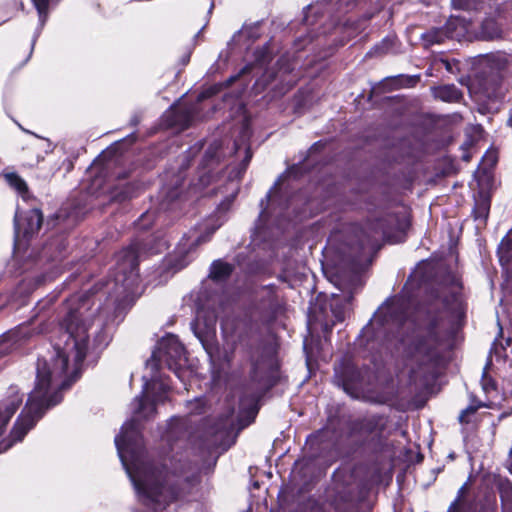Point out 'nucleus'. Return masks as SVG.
Segmentation results:
<instances>
[{
  "instance_id": "nucleus-1",
  "label": "nucleus",
  "mask_w": 512,
  "mask_h": 512,
  "mask_svg": "<svg viewBox=\"0 0 512 512\" xmlns=\"http://www.w3.org/2000/svg\"><path fill=\"white\" fill-rule=\"evenodd\" d=\"M91 308V301L88 297L70 300L69 310L61 322V327L65 329L63 333L64 346L61 348L57 344V354L52 366L44 360H38L35 387L29 394L27 403L10 433L9 440L0 443V453L21 441L44 412L61 401L60 390L69 386L67 378L75 380L78 377L88 349V330L92 324V316L99 307L97 306L94 311H91ZM22 400L18 390L11 387L4 402V411L0 413V435L22 404Z\"/></svg>"
},
{
  "instance_id": "nucleus-4",
  "label": "nucleus",
  "mask_w": 512,
  "mask_h": 512,
  "mask_svg": "<svg viewBox=\"0 0 512 512\" xmlns=\"http://www.w3.org/2000/svg\"><path fill=\"white\" fill-rule=\"evenodd\" d=\"M485 62L497 75L488 78L484 94L489 99L502 98L508 89L506 80L512 75V53H491L485 56Z\"/></svg>"
},
{
  "instance_id": "nucleus-26",
  "label": "nucleus",
  "mask_w": 512,
  "mask_h": 512,
  "mask_svg": "<svg viewBox=\"0 0 512 512\" xmlns=\"http://www.w3.org/2000/svg\"><path fill=\"white\" fill-rule=\"evenodd\" d=\"M454 298H455V301L458 302L459 298H458V296L456 294L454 295Z\"/></svg>"
},
{
  "instance_id": "nucleus-10",
  "label": "nucleus",
  "mask_w": 512,
  "mask_h": 512,
  "mask_svg": "<svg viewBox=\"0 0 512 512\" xmlns=\"http://www.w3.org/2000/svg\"><path fill=\"white\" fill-rule=\"evenodd\" d=\"M435 98L445 102H458L462 98V93L455 85H443L433 89Z\"/></svg>"
},
{
  "instance_id": "nucleus-8",
  "label": "nucleus",
  "mask_w": 512,
  "mask_h": 512,
  "mask_svg": "<svg viewBox=\"0 0 512 512\" xmlns=\"http://www.w3.org/2000/svg\"><path fill=\"white\" fill-rule=\"evenodd\" d=\"M382 234V230L379 223L372 225L369 224L364 228L356 231L358 238V247L361 251L373 250L378 242L379 237Z\"/></svg>"
},
{
  "instance_id": "nucleus-7",
  "label": "nucleus",
  "mask_w": 512,
  "mask_h": 512,
  "mask_svg": "<svg viewBox=\"0 0 512 512\" xmlns=\"http://www.w3.org/2000/svg\"><path fill=\"white\" fill-rule=\"evenodd\" d=\"M216 317L211 314L207 319L203 316V312L199 311L195 320L192 322V330L199 339L206 352L213 356L212 340L215 336Z\"/></svg>"
},
{
  "instance_id": "nucleus-2",
  "label": "nucleus",
  "mask_w": 512,
  "mask_h": 512,
  "mask_svg": "<svg viewBox=\"0 0 512 512\" xmlns=\"http://www.w3.org/2000/svg\"><path fill=\"white\" fill-rule=\"evenodd\" d=\"M145 379L142 395L134 399L133 419L124 423L115 445L139 500L154 511L165 507L177 499L179 494L174 489V482L168 472L157 470L143 461L142 438L138 421L148 419L155 413V405L165 400L169 386L154 378Z\"/></svg>"
},
{
  "instance_id": "nucleus-21",
  "label": "nucleus",
  "mask_w": 512,
  "mask_h": 512,
  "mask_svg": "<svg viewBox=\"0 0 512 512\" xmlns=\"http://www.w3.org/2000/svg\"><path fill=\"white\" fill-rule=\"evenodd\" d=\"M164 248H166V244L165 243H159L157 249L155 251H153L152 253L161 252Z\"/></svg>"
},
{
  "instance_id": "nucleus-22",
  "label": "nucleus",
  "mask_w": 512,
  "mask_h": 512,
  "mask_svg": "<svg viewBox=\"0 0 512 512\" xmlns=\"http://www.w3.org/2000/svg\"><path fill=\"white\" fill-rule=\"evenodd\" d=\"M172 476H173V477H175V478H177V479L175 480V482H177V483H178V482H179V480H180V478L183 476V473L181 472L179 475H176V472H173Z\"/></svg>"
},
{
  "instance_id": "nucleus-19",
  "label": "nucleus",
  "mask_w": 512,
  "mask_h": 512,
  "mask_svg": "<svg viewBox=\"0 0 512 512\" xmlns=\"http://www.w3.org/2000/svg\"><path fill=\"white\" fill-rule=\"evenodd\" d=\"M395 38L394 37H387L383 40L382 46H383V52H388L391 50L393 44H394Z\"/></svg>"
},
{
  "instance_id": "nucleus-25",
  "label": "nucleus",
  "mask_w": 512,
  "mask_h": 512,
  "mask_svg": "<svg viewBox=\"0 0 512 512\" xmlns=\"http://www.w3.org/2000/svg\"><path fill=\"white\" fill-rule=\"evenodd\" d=\"M270 198H271V191L266 196L267 201H269Z\"/></svg>"
},
{
  "instance_id": "nucleus-17",
  "label": "nucleus",
  "mask_w": 512,
  "mask_h": 512,
  "mask_svg": "<svg viewBox=\"0 0 512 512\" xmlns=\"http://www.w3.org/2000/svg\"><path fill=\"white\" fill-rule=\"evenodd\" d=\"M349 311V299L345 302V304L338 308L336 304H332V312L337 321L341 322L345 319L346 313Z\"/></svg>"
},
{
  "instance_id": "nucleus-5",
  "label": "nucleus",
  "mask_w": 512,
  "mask_h": 512,
  "mask_svg": "<svg viewBox=\"0 0 512 512\" xmlns=\"http://www.w3.org/2000/svg\"><path fill=\"white\" fill-rule=\"evenodd\" d=\"M440 338L430 332L427 336L418 338L412 346L411 361L418 365V370H412V378L417 379L421 373L425 375L435 368L440 358Z\"/></svg>"
},
{
  "instance_id": "nucleus-11",
  "label": "nucleus",
  "mask_w": 512,
  "mask_h": 512,
  "mask_svg": "<svg viewBox=\"0 0 512 512\" xmlns=\"http://www.w3.org/2000/svg\"><path fill=\"white\" fill-rule=\"evenodd\" d=\"M27 226L23 230L24 236L32 235L37 232L42 224V213L38 209H32L25 215Z\"/></svg>"
},
{
  "instance_id": "nucleus-23",
  "label": "nucleus",
  "mask_w": 512,
  "mask_h": 512,
  "mask_svg": "<svg viewBox=\"0 0 512 512\" xmlns=\"http://www.w3.org/2000/svg\"><path fill=\"white\" fill-rule=\"evenodd\" d=\"M205 241H207V238L199 237V238L197 239V241H196V244L198 245V244H200V243H202V242H205Z\"/></svg>"
},
{
  "instance_id": "nucleus-16",
  "label": "nucleus",
  "mask_w": 512,
  "mask_h": 512,
  "mask_svg": "<svg viewBox=\"0 0 512 512\" xmlns=\"http://www.w3.org/2000/svg\"><path fill=\"white\" fill-rule=\"evenodd\" d=\"M38 11L40 22L43 25L47 17V9L50 0H32Z\"/></svg>"
},
{
  "instance_id": "nucleus-12",
  "label": "nucleus",
  "mask_w": 512,
  "mask_h": 512,
  "mask_svg": "<svg viewBox=\"0 0 512 512\" xmlns=\"http://www.w3.org/2000/svg\"><path fill=\"white\" fill-rule=\"evenodd\" d=\"M480 33L483 39L492 40L500 36L501 30L495 20L487 19L482 23Z\"/></svg>"
},
{
  "instance_id": "nucleus-13",
  "label": "nucleus",
  "mask_w": 512,
  "mask_h": 512,
  "mask_svg": "<svg viewBox=\"0 0 512 512\" xmlns=\"http://www.w3.org/2000/svg\"><path fill=\"white\" fill-rule=\"evenodd\" d=\"M232 269V265L226 262L215 261L211 266L210 276L215 280H222L231 274Z\"/></svg>"
},
{
  "instance_id": "nucleus-18",
  "label": "nucleus",
  "mask_w": 512,
  "mask_h": 512,
  "mask_svg": "<svg viewBox=\"0 0 512 512\" xmlns=\"http://www.w3.org/2000/svg\"><path fill=\"white\" fill-rule=\"evenodd\" d=\"M482 404H479L477 406L469 405L466 409L462 410V412L459 415V421L461 423H468L469 422V416L474 414L479 407H481Z\"/></svg>"
},
{
  "instance_id": "nucleus-20",
  "label": "nucleus",
  "mask_w": 512,
  "mask_h": 512,
  "mask_svg": "<svg viewBox=\"0 0 512 512\" xmlns=\"http://www.w3.org/2000/svg\"><path fill=\"white\" fill-rule=\"evenodd\" d=\"M14 222H15V234H16V237L18 238L19 234H20V230H21L18 214L15 215Z\"/></svg>"
},
{
  "instance_id": "nucleus-24",
  "label": "nucleus",
  "mask_w": 512,
  "mask_h": 512,
  "mask_svg": "<svg viewBox=\"0 0 512 512\" xmlns=\"http://www.w3.org/2000/svg\"><path fill=\"white\" fill-rule=\"evenodd\" d=\"M510 456H511V462H510V465H509V470L512 473V448H511V451H510Z\"/></svg>"
},
{
  "instance_id": "nucleus-9",
  "label": "nucleus",
  "mask_w": 512,
  "mask_h": 512,
  "mask_svg": "<svg viewBox=\"0 0 512 512\" xmlns=\"http://www.w3.org/2000/svg\"><path fill=\"white\" fill-rule=\"evenodd\" d=\"M396 306L395 303H385L383 304L378 311L374 314L373 319L371 320V325L373 328L382 327L391 324H398L399 319L395 315Z\"/></svg>"
},
{
  "instance_id": "nucleus-14",
  "label": "nucleus",
  "mask_w": 512,
  "mask_h": 512,
  "mask_svg": "<svg viewBox=\"0 0 512 512\" xmlns=\"http://www.w3.org/2000/svg\"><path fill=\"white\" fill-rule=\"evenodd\" d=\"M512 251V240L508 235L502 238L498 246V255L502 264L509 262Z\"/></svg>"
},
{
  "instance_id": "nucleus-15",
  "label": "nucleus",
  "mask_w": 512,
  "mask_h": 512,
  "mask_svg": "<svg viewBox=\"0 0 512 512\" xmlns=\"http://www.w3.org/2000/svg\"><path fill=\"white\" fill-rule=\"evenodd\" d=\"M7 183L14 188L19 194L24 195L28 188L26 182L16 173H8L5 175Z\"/></svg>"
},
{
  "instance_id": "nucleus-6",
  "label": "nucleus",
  "mask_w": 512,
  "mask_h": 512,
  "mask_svg": "<svg viewBox=\"0 0 512 512\" xmlns=\"http://www.w3.org/2000/svg\"><path fill=\"white\" fill-rule=\"evenodd\" d=\"M157 359H163L170 369L176 371L186 361L185 348L175 335H167L161 339L158 352L153 353L146 366L156 369Z\"/></svg>"
},
{
  "instance_id": "nucleus-3",
  "label": "nucleus",
  "mask_w": 512,
  "mask_h": 512,
  "mask_svg": "<svg viewBox=\"0 0 512 512\" xmlns=\"http://www.w3.org/2000/svg\"><path fill=\"white\" fill-rule=\"evenodd\" d=\"M140 248L133 244L118 256L117 274L114 279V302L119 306L134 295L139 286L138 259Z\"/></svg>"
}]
</instances>
